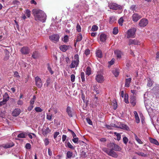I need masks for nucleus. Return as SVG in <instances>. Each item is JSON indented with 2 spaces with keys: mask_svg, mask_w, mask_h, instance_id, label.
<instances>
[{
  "mask_svg": "<svg viewBox=\"0 0 159 159\" xmlns=\"http://www.w3.org/2000/svg\"><path fill=\"white\" fill-rule=\"evenodd\" d=\"M32 13L34 16L35 20H39L43 22H45L47 16L43 11L34 9L32 10Z\"/></svg>",
  "mask_w": 159,
  "mask_h": 159,
  "instance_id": "nucleus-1",
  "label": "nucleus"
},
{
  "mask_svg": "<svg viewBox=\"0 0 159 159\" xmlns=\"http://www.w3.org/2000/svg\"><path fill=\"white\" fill-rule=\"evenodd\" d=\"M79 57L78 54H76L74 57V59L71 61L69 66L71 69L77 67L79 63Z\"/></svg>",
  "mask_w": 159,
  "mask_h": 159,
  "instance_id": "nucleus-2",
  "label": "nucleus"
},
{
  "mask_svg": "<svg viewBox=\"0 0 159 159\" xmlns=\"http://www.w3.org/2000/svg\"><path fill=\"white\" fill-rule=\"evenodd\" d=\"M136 29L135 28H133L128 30L127 32V38H133L135 37Z\"/></svg>",
  "mask_w": 159,
  "mask_h": 159,
  "instance_id": "nucleus-3",
  "label": "nucleus"
},
{
  "mask_svg": "<svg viewBox=\"0 0 159 159\" xmlns=\"http://www.w3.org/2000/svg\"><path fill=\"white\" fill-rule=\"evenodd\" d=\"M109 7L110 9L115 10H121L122 8L121 6L115 3H112L110 4Z\"/></svg>",
  "mask_w": 159,
  "mask_h": 159,
  "instance_id": "nucleus-4",
  "label": "nucleus"
},
{
  "mask_svg": "<svg viewBox=\"0 0 159 159\" xmlns=\"http://www.w3.org/2000/svg\"><path fill=\"white\" fill-rule=\"evenodd\" d=\"M35 84L38 88H40L42 87L43 83L41 79L38 76L35 78Z\"/></svg>",
  "mask_w": 159,
  "mask_h": 159,
  "instance_id": "nucleus-5",
  "label": "nucleus"
},
{
  "mask_svg": "<svg viewBox=\"0 0 159 159\" xmlns=\"http://www.w3.org/2000/svg\"><path fill=\"white\" fill-rule=\"evenodd\" d=\"M148 23V20L145 18H143L140 20L139 25L141 27H144L146 26Z\"/></svg>",
  "mask_w": 159,
  "mask_h": 159,
  "instance_id": "nucleus-6",
  "label": "nucleus"
},
{
  "mask_svg": "<svg viewBox=\"0 0 159 159\" xmlns=\"http://www.w3.org/2000/svg\"><path fill=\"white\" fill-rule=\"evenodd\" d=\"M49 39L54 42H57L59 39V35L58 34H53L49 36Z\"/></svg>",
  "mask_w": 159,
  "mask_h": 159,
  "instance_id": "nucleus-7",
  "label": "nucleus"
},
{
  "mask_svg": "<svg viewBox=\"0 0 159 159\" xmlns=\"http://www.w3.org/2000/svg\"><path fill=\"white\" fill-rule=\"evenodd\" d=\"M130 102L133 107H134L137 102L136 98L134 95H132L130 97Z\"/></svg>",
  "mask_w": 159,
  "mask_h": 159,
  "instance_id": "nucleus-8",
  "label": "nucleus"
},
{
  "mask_svg": "<svg viewBox=\"0 0 159 159\" xmlns=\"http://www.w3.org/2000/svg\"><path fill=\"white\" fill-rule=\"evenodd\" d=\"M140 15H139L138 13H134L132 16V20L134 22H137L141 18Z\"/></svg>",
  "mask_w": 159,
  "mask_h": 159,
  "instance_id": "nucleus-9",
  "label": "nucleus"
},
{
  "mask_svg": "<svg viewBox=\"0 0 159 159\" xmlns=\"http://www.w3.org/2000/svg\"><path fill=\"white\" fill-rule=\"evenodd\" d=\"M20 51L22 54L26 55L29 53L30 49L27 47H24L21 48Z\"/></svg>",
  "mask_w": 159,
  "mask_h": 159,
  "instance_id": "nucleus-10",
  "label": "nucleus"
},
{
  "mask_svg": "<svg viewBox=\"0 0 159 159\" xmlns=\"http://www.w3.org/2000/svg\"><path fill=\"white\" fill-rule=\"evenodd\" d=\"M51 131V130L48 127H44L42 129V133L43 135L45 136L47 135V134L50 133Z\"/></svg>",
  "mask_w": 159,
  "mask_h": 159,
  "instance_id": "nucleus-11",
  "label": "nucleus"
},
{
  "mask_svg": "<svg viewBox=\"0 0 159 159\" xmlns=\"http://www.w3.org/2000/svg\"><path fill=\"white\" fill-rule=\"evenodd\" d=\"M111 146L112 147V150L116 151H120L121 148L119 145L114 143H111Z\"/></svg>",
  "mask_w": 159,
  "mask_h": 159,
  "instance_id": "nucleus-12",
  "label": "nucleus"
},
{
  "mask_svg": "<svg viewBox=\"0 0 159 159\" xmlns=\"http://www.w3.org/2000/svg\"><path fill=\"white\" fill-rule=\"evenodd\" d=\"M14 145V144L12 142H10L7 143L5 144H4L0 146V147H3L5 148H9L12 147Z\"/></svg>",
  "mask_w": 159,
  "mask_h": 159,
  "instance_id": "nucleus-13",
  "label": "nucleus"
},
{
  "mask_svg": "<svg viewBox=\"0 0 159 159\" xmlns=\"http://www.w3.org/2000/svg\"><path fill=\"white\" fill-rule=\"evenodd\" d=\"M140 42L136 39H129V41L128 44L131 45L132 44L136 45L139 44Z\"/></svg>",
  "mask_w": 159,
  "mask_h": 159,
  "instance_id": "nucleus-14",
  "label": "nucleus"
},
{
  "mask_svg": "<svg viewBox=\"0 0 159 159\" xmlns=\"http://www.w3.org/2000/svg\"><path fill=\"white\" fill-rule=\"evenodd\" d=\"M20 113V110L19 108H16L12 111V115L13 116L16 117L18 116Z\"/></svg>",
  "mask_w": 159,
  "mask_h": 159,
  "instance_id": "nucleus-15",
  "label": "nucleus"
},
{
  "mask_svg": "<svg viewBox=\"0 0 159 159\" xmlns=\"http://www.w3.org/2000/svg\"><path fill=\"white\" fill-rule=\"evenodd\" d=\"M95 79L97 81L98 83H102L104 80L103 77L101 75H97L96 76Z\"/></svg>",
  "mask_w": 159,
  "mask_h": 159,
  "instance_id": "nucleus-16",
  "label": "nucleus"
},
{
  "mask_svg": "<svg viewBox=\"0 0 159 159\" xmlns=\"http://www.w3.org/2000/svg\"><path fill=\"white\" fill-rule=\"evenodd\" d=\"M70 46L69 45H61L60 47V49L61 51L63 52H66L68 49H69Z\"/></svg>",
  "mask_w": 159,
  "mask_h": 159,
  "instance_id": "nucleus-17",
  "label": "nucleus"
},
{
  "mask_svg": "<svg viewBox=\"0 0 159 159\" xmlns=\"http://www.w3.org/2000/svg\"><path fill=\"white\" fill-rule=\"evenodd\" d=\"M132 79L131 78L126 79L125 80V86L126 88H128L129 87L130 84L131 82Z\"/></svg>",
  "mask_w": 159,
  "mask_h": 159,
  "instance_id": "nucleus-18",
  "label": "nucleus"
},
{
  "mask_svg": "<svg viewBox=\"0 0 159 159\" xmlns=\"http://www.w3.org/2000/svg\"><path fill=\"white\" fill-rule=\"evenodd\" d=\"M112 149L109 150V152H108V155L115 158H116L118 157L116 152L113 151Z\"/></svg>",
  "mask_w": 159,
  "mask_h": 159,
  "instance_id": "nucleus-19",
  "label": "nucleus"
},
{
  "mask_svg": "<svg viewBox=\"0 0 159 159\" xmlns=\"http://www.w3.org/2000/svg\"><path fill=\"white\" fill-rule=\"evenodd\" d=\"M119 128L125 129L126 130H128L129 129V127L127 125L123 124L121 123H120V124L119 125Z\"/></svg>",
  "mask_w": 159,
  "mask_h": 159,
  "instance_id": "nucleus-20",
  "label": "nucleus"
},
{
  "mask_svg": "<svg viewBox=\"0 0 159 159\" xmlns=\"http://www.w3.org/2000/svg\"><path fill=\"white\" fill-rule=\"evenodd\" d=\"M81 6L86 10L88 9L89 8V6L87 4L86 2L85 1H83L82 4L80 5V9L83 8V7H81Z\"/></svg>",
  "mask_w": 159,
  "mask_h": 159,
  "instance_id": "nucleus-21",
  "label": "nucleus"
},
{
  "mask_svg": "<svg viewBox=\"0 0 159 159\" xmlns=\"http://www.w3.org/2000/svg\"><path fill=\"white\" fill-rule=\"evenodd\" d=\"M114 53L117 58H120L121 57L122 53L121 51L119 50H116L114 51Z\"/></svg>",
  "mask_w": 159,
  "mask_h": 159,
  "instance_id": "nucleus-22",
  "label": "nucleus"
},
{
  "mask_svg": "<svg viewBox=\"0 0 159 159\" xmlns=\"http://www.w3.org/2000/svg\"><path fill=\"white\" fill-rule=\"evenodd\" d=\"M134 115L136 122L138 124L140 122V119L138 114L137 112L136 111H134Z\"/></svg>",
  "mask_w": 159,
  "mask_h": 159,
  "instance_id": "nucleus-23",
  "label": "nucleus"
},
{
  "mask_svg": "<svg viewBox=\"0 0 159 159\" xmlns=\"http://www.w3.org/2000/svg\"><path fill=\"white\" fill-rule=\"evenodd\" d=\"M149 139L151 143L155 144L157 145H159L158 142L156 139L152 138L151 137H149Z\"/></svg>",
  "mask_w": 159,
  "mask_h": 159,
  "instance_id": "nucleus-24",
  "label": "nucleus"
},
{
  "mask_svg": "<svg viewBox=\"0 0 159 159\" xmlns=\"http://www.w3.org/2000/svg\"><path fill=\"white\" fill-rule=\"evenodd\" d=\"M107 36L104 34H102L100 36V40L101 42H104L106 40Z\"/></svg>",
  "mask_w": 159,
  "mask_h": 159,
  "instance_id": "nucleus-25",
  "label": "nucleus"
},
{
  "mask_svg": "<svg viewBox=\"0 0 159 159\" xmlns=\"http://www.w3.org/2000/svg\"><path fill=\"white\" fill-rule=\"evenodd\" d=\"M27 134L26 133H22L17 135V137L18 138H26Z\"/></svg>",
  "mask_w": 159,
  "mask_h": 159,
  "instance_id": "nucleus-26",
  "label": "nucleus"
},
{
  "mask_svg": "<svg viewBox=\"0 0 159 159\" xmlns=\"http://www.w3.org/2000/svg\"><path fill=\"white\" fill-rule=\"evenodd\" d=\"M66 112L68 114L70 117H72L73 116L72 115V111L71 110V108L70 107L68 106L66 108Z\"/></svg>",
  "mask_w": 159,
  "mask_h": 159,
  "instance_id": "nucleus-27",
  "label": "nucleus"
},
{
  "mask_svg": "<svg viewBox=\"0 0 159 159\" xmlns=\"http://www.w3.org/2000/svg\"><path fill=\"white\" fill-rule=\"evenodd\" d=\"M3 100H6L7 102L9 99V96L7 93H5L3 97Z\"/></svg>",
  "mask_w": 159,
  "mask_h": 159,
  "instance_id": "nucleus-28",
  "label": "nucleus"
},
{
  "mask_svg": "<svg viewBox=\"0 0 159 159\" xmlns=\"http://www.w3.org/2000/svg\"><path fill=\"white\" fill-rule=\"evenodd\" d=\"M112 73L116 77H117L119 75V71L118 69H115L113 70Z\"/></svg>",
  "mask_w": 159,
  "mask_h": 159,
  "instance_id": "nucleus-29",
  "label": "nucleus"
},
{
  "mask_svg": "<svg viewBox=\"0 0 159 159\" xmlns=\"http://www.w3.org/2000/svg\"><path fill=\"white\" fill-rule=\"evenodd\" d=\"M134 137L135 140L139 143L140 144H143V143L142 141L138 138L136 134H134Z\"/></svg>",
  "mask_w": 159,
  "mask_h": 159,
  "instance_id": "nucleus-30",
  "label": "nucleus"
},
{
  "mask_svg": "<svg viewBox=\"0 0 159 159\" xmlns=\"http://www.w3.org/2000/svg\"><path fill=\"white\" fill-rule=\"evenodd\" d=\"M82 38L83 37L82 34L80 33L78 34L77 36V39L76 40V42L80 41L82 40Z\"/></svg>",
  "mask_w": 159,
  "mask_h": 159,
  "instance_id": "nucleus-31",
  "label": "nucleus"
},
{
  "mask_svg": "<svg viewBox=\"0 0 159 159\" xmlns=\"http://www.w3.org/2000/svg\"><path fill=\"white\" fill-rule=\"evenodd\" d=\"M137 7L136 5H133L130 7V9L134 12V11H135V12L137 11V10H136Z\"/></svg>",
  "mask_w": 159,
  "mask_h": 159,
  "instance_id": "nucleus-32",
  "label": "nucleus"
},
{
  "mask_svg": "<svg viewBox=\"0 0 159 159\" xmlns=\"http://www.w3.org/2000/svg\"><path fill=\"white\" fill-rule=\"evenodd\" d=\"M96 56L99 58H101L102 57V51L100 50H98L96 52Z\"/></svg>",
  "mask_w": 159,
  "mask_h": 159,
  "instance_id": "nucleus-33",
  "label": "nucleus"
},
{
  "mask_svg": "<svg viewBox=\"0 0 159 159\" xmlns=\"http://www.w3.org/2000/svg\"><path fill=\"white\" fill-rule=\"evenodd\" d=\"M86 74L89 75L91 73V69L90 67L88 66L87 67L86 71Z\"/></svg>",
  "mask_w": 159,
  "mask_h": 159,
  "instance_id": "nucleus-34",
  "label": "nucleus"
},
{
  "mask_svg": "<svg viewBox=\"0 0 159 159\" xmlns=\"http://www.w3.org/2000/svg\"><path fill=\"white\" fill-rule=\"evenodd\" d=\"M66 147L69 148L72 150L75 149V148L69 142L67 143L66 145Z\"/></svg>",
  "mask_w": 159,
  "mask_h": 159,
  "instance_id": "nucleus-35",
  "label": "nucleus"
},
{
  "mask_svg": "<svg viewBox=\"0 0 159 159\" xmlns=\"http://www.w3.org/2000/svg\"><path fill=\"white\" fill-rule=\"evenodd\" d=\"M124 101L127 104L129 103L128 100V95L127 93L125 94Z\"/></svg>",
  "mask_w": 159,
  "mask_h": 159,
  "instance_id": "nucleus-36",
  "label": "nucleus"
},
{
  "mask_svg": "<svg viewBox=\"0 0 159 159\" xmlns=\"http://www.w3.org/2000/svg\"><path fill=\"white\" fill-rule=\"evenodd\" d=\"M38 57V52L36 51L33 52L32 57L34 59L37 58Z\"/></svg>",
  "mask_w": 159,
  "mask_h": 159,
  "instance_id": "nucleus-37",
  "label": "nucleus"
},
{
  "mask_svg": "<svg viewBox=\"0 0 159 159\" xmlns=\"http://www.w3.org/2000/svg\"><path fill=\"white\" fill-rule=\"evenodd\" d=\"M73 155L72 152L68 151L66 153V156L68 158H70Z\"/></svg>",
  "mask_w": 159,
  "mask_h": 159,
  "instance_id": "nucleus-38",
  "label": "nucleus"
},
{
  "mask_svg": "<svg viewBox=\"0 0 159 159\" xmlns=\"http://www.w3.org/2000/svg\"><path fill=\"white\" fill-rule=\"evenodd\" d=\"M116 20V19L115 17L111 16L110 17L109 22L111 24H112Z\"/></svg>",
  "mask_w": 159,
  "mask_h": 159,
  "instance_id": "nucleus-39",
  "label": "nucleus"
},
{
  "mask_svg": "<svg viewBox=\"0 0 159 159\" xmlns=\"http://www.w3.org/2000/svg\"><path fill=\"white\" fill-rule=\"evenodd\" d=\"M118 32V29L117 27H115L113 29L112 31L113 34L116 35V34Z\"/></svg>",
  "mask_w": 159,
  "mask_h": 159,
  "instance_id": "nucleus-40",
  "label": "nucleus"
},
{
  "mask_svg": "<svg viewBox=\"0 0 159 159\" xmlns=\"http://www.w3.org/2000/svg\"><path fill=\"white\" fill-rule=\"evenodd\" d=\"M114 134L117 137V139L119 141L121 139V135L119 133H117L116 132L114 133Z\"/></svg>",
  "mask_w": 159,
  "mask_h": 159,
  "instance_id": "nucleus-41",
  "label": "nucleus"
},
{
  "mask_svg": "<svg viewBox=\"0 0 159 159\" xmlns=\"http://www.w3.org/2000/svg\"><path fill=\"white\" fill-rule=\"evenodd\" d=\"M147 80L148 81L147 84V86L149 87H151L152 86V84L151 79L150 78H149L147 79Z\"/></svg>",
  "mask_w": 159,
  "mask_h": 159,
  "instance_id": "nucleus-42",
  "label": "nucleus"
},
{
  "mask_svg": "<svg viewBox=\"0 0 159 159\" xmlns=\"http://www.w3.org/2000/svg\"><path fill=\"white\" fill-rule=\"evenodd\" d=\"M135 153L139 156L142 157H146L147 156V154H145L144 153L142 152H135Z\"/></svg>",
  "mask_w": 159,
  "mask_h": 159,
  "instance_id": "nucleus-43",
  "label": "nucleus"
},
{
  "mask_svg": "<svg viewBox=\"0 0 159 159\" xmlns=\"http://www.w3.org/2000/svg\"><path fill=\"white\" fill-rule=\"evenodd\" d=\"M31 11L29 9H26L25 11V14L28 18H29L30 16Z\"/></svg>",
  "mask_w": 159,
  "mask_h": 159,
  "instance_id": "nucleus-44",
  "label": "nucleus"
},
{
  "mask_svg": "<svg viewBox=\"0 0 159 159\" xmlns=\"http://www.w3.org/2000/svg\"><path fill=\"white\" fill-rule=\"evenodd\" d=\"M81 77L82 82H84L85 80V74L84 72H82L81 73Z\"/></svg>",
  "mask_w": 159,
  "mask_h": 159,
  "instance_id": "nucleus-45",
  "label": "nucleus"
},
{
  "mask_svg": "<svg viewBox=\"0 0 159 159\" xmlns=\"http://www.w3.org/2000/svg\"><path fill=\"white\" fill-rule=\"evenodd\" d=\"M72 141L75 143H78L79 141V139L78 138L76 137H73V139H72Z\"/></svg>",
  "mask_w": 159,
  "mask_h": 159,
  "instance_id": "nucleus-46",
  "label": "nucleus"
},
{
  "mask_svg": "<svg viewBox=\"0 0 159 159\" xmlns=\"http://www.w3.org/2000/svg\"><path fill=\"white\" fill-rule=\"evenodd\" d=\"M47 66H48V70L49 71V72L50 73L51 75L53 74L54 73V72L52 70L49 64H47Z\"/></svg>",
  "mask_w": 159,
  "mask_h": 159,
  "instance_id": "nucleus-47",
  "label": "nucleus"
},
{
  "mask_svg": "<svg viewBox=\"0 0 159 159\" xmlns=\"http://www.w3.org/2000/svg\"><path fill=\"white\" fill-rule=\"evenodd\" d=\"M123 140L124 143L125 144H127L129 141L128 138L125 136L123 138Z\"/></svg>",
  "mask_w": 159,
  "mask_h": 159,
  "instance_id": "nucleus-48",
  "label": "nucleus"
},
{
  "mask_svg": "<svg viewBox=\"0 0 159 159\" xmlns=\"http://www.w3.org/2000/svg\"><path fill=\"white\" fill-rule=\"evenodd\" d=\"M76 30L78 32H80L81 31V28L79 23H77L76 25Z\"/></svg>",
  "mask_w": 159,
  "mask_h": 159,
  "instance_id": "nucleus-49",
  "label": "nucleus"
},
{
  "mask_svg": "<svg viewBox=\"0 0 159 159\" xmlns=\"http://www.w3.org/2000/svg\"><path fill=\"white\" fill-rule=\"evenodd\" d=\"M124 20L121 17L118 20V23L119 24V25L120 26L122 25V23L123 22Z\"/></svg>",
  "mask_w": 159,
  "mask_h": 159,
  "instance_id": "nucleus-50",
  "label": "nucleus"
},
{
  "mask_svg": "<svg viewBox=\"0 0 159 159\" xmlns=\"http://www.w3.org/2000/svg\"><path fill=\"white\" fill-rule=\"evenodd\" d=\"M98 28V27L97 25H93L92 27L91 30L93 31H95L97 30Z\"/></svg>",
  "mask_w": 159,
  "mask_h": 159,
  "instance_id": "nucleus-51",
  "label": "nucleus"
},
{
  "mask_svg": "<svg viewBox=\"0 0 159 159\" xmlns=\"http://www.w3.org/2000/svg\"><path fill=\"white\" fill-rule=\"evenodd\" d=\"M113 107L114 110H116L117 107V104L116 101H114L113 103Z\"/></svg>",
  "mask_w": 159,
  "mask_h": 159,
  "instance_id": "nucleus-52",
  "label": "nucleus"
},
{
  "mask_svg": "<svg viewBox=\"0 0 159 159\" xmlns=\"http://www.w3.org/2000/svg\"><path fill=\"white\" fill-rule=\"evenodd\" d=\"M45 145L46 146L48 145L49 143L48 139L47 138L45 139L44 140Z\"/></svg>",
  "mask_w": 159,
  "mask_h": 159,
  "instance_id": "nucleus-53",
  "label": "nucleus"
},
{
  "mask_svg": "<svg viewBox=\"0 0 159 159\" xmlns=\"http://www.w3.org/2000/svg\"><path fill=\"white\" fill-rule=\"evenodd\" d=\"M35 110L37 112H41L43 111V110L42 109L39 107H35Z\"/></svg>",
  "mask_w": 159,
  "mask_h": 159,
  "instance_id": "nucleus-54",
  "label": "nucleus"
},
{
  "mask_svg": "<svg viewBox=\"0 0 159 159\" xmlns=\"http://www.w3.org/2000/svg\"><path fill=\"white\" fill-rule=\"evenodd\" d=\"M68 131L70 132L72 135V136H73V137H76V134H75V133L73 132V131L72 130L70 129H68Z\"/></svg>",
  "mask_w": 159,
  "mask_h": 159,
  "instance_id": "nucleus-55",
  "label": "nucleus"
},
{
  "mask_svg": "<svg viewBox=\"0 0 159 159\" xmlns=\"http://www.w3.org/2000/svg\"><path fill=\"white\" fill-rule=\"evenodd\" d=\"M14 77L17 78L18 79H19L20 78V76L19 75L18 73L16 71L14 73Z\"/></svg>",
  "mask_w": 159,
  "mask_h": 159,
  "instance_id": "nucleus-56",
  "label": "nucleus"
},
{
  "mask_svg": "<svg viewBox=\"0 0 159 159\" xmlns=\"http://www.w3.org/2000/svg\"><path fill=\"white\" fill-rule=\"evenodd\" d=\"M71 81L72 82H74L75 80V76L74 74H72L70 75Z\"/></svg>",
  "mask_w": 159,
  "mask_h": 159,
  "instance_id": "nucleus-57",
  "label": "nucleus"
},
{
  "mask_svg": "<svg viewBox=\"0 0 159 159\" xmlns=\"http://www.w3.org/2000/svg\"><path fill=\"white\" fill-rule=\"evenodd\" d=\"M86 120H87V122L89 125H92V122L89 118H87L86 119Z\"/></svg>",
  "mask_w": 159,
  "mask_h": 159,
  "instance_id": "nucleus-58",
  "label": "nucleus"
},
{
  "mask_svg": "<svg viewBox=\"0 0 159 159\" xmlns=\"http://www.w3.org/2000/svg\"><path fill=\"white\" fill-rule=\"evenodd\" d=\"M6 100H3L2 101L0 102V106L5 105L7 103Z\"/></svg>",
  "mask_w": 159,
  "mask_h": 159,
  "instance_id": "nucleus-59",
  "label": "nucleus"
},
{
  "mask_svg": "<svg viewBox=\"0 0 159 159\" xmlns=\"http://www.w3.org/2000/svg\"><path fill=\"white\" fill-rule=\"evenodd\" d=\"M60 133L59 132H55L53 135L54 139H55L57 138V136Z\"/></svg>",
  "mask_w": 159,
  "mask_h": 159,
  "instance_id": "nucleus-60",
  "label": "nucleus"
},
{
  "mask_svg": "<svg viewBox=\"0 0 159 159\" xmlns=\"http://www.w3.org/2000/svg\"><path fill=\"white\" fill-rule=\"evenodd\" d=\"M50 78H48L46 81V86L48 87L49 84H50Z\"/></svg>",
  "mask_w": 159,
  "mask_h": 159,
  "instance_id": "nucleus-61",
  "label": "nucleus"
},
{
  "mask_svg": "<svg viewBox=\"0 0 159 159\" xmlns=\"http://www.w3.org/2000/svg\"><path fill=\"white\" fill-rule=\"evenodd\" d=\"M85 54L86 56H88L90 54V50L89 49H86L85 51Z\"/></svg>",
  "mask_w": 159,
  "mask_h": 159,
  "instance_id": "nucleus-62",
  "label": "nucleus"
},
{
  "mask_svg": "<svg viewBox=\"0 0 159 159\" xmlns=\"http://www.w3.org/2000/svg\"><path fill=\"white\" fill-rule=\"evenodd\" d=\"M25 148L27 149H30L31 148V145L30 143H27L26 144L25 146Z\"/></svg>",
  "mask_w": 159,
  "mask_h": 159,
  "instance_id": "nucleus-63",
  "label": "nucleus"
},
{
  "mask_svg": "<svg viewBox=\"0 0 159 159\" xmlns=\"http://www.w3.org/2000/svg\"><path fill=\"white\" fill-rule=\"evenodd\" d=\"M34 107L33 105L30 104V105L28 107L27 110L28 111H31Z\"/></svg>",
  "mask_w": 159,
  "mask_h": 159,
  "instance_id": "nucleus-64",
  "label": "nucleus"
}]
</instances>
